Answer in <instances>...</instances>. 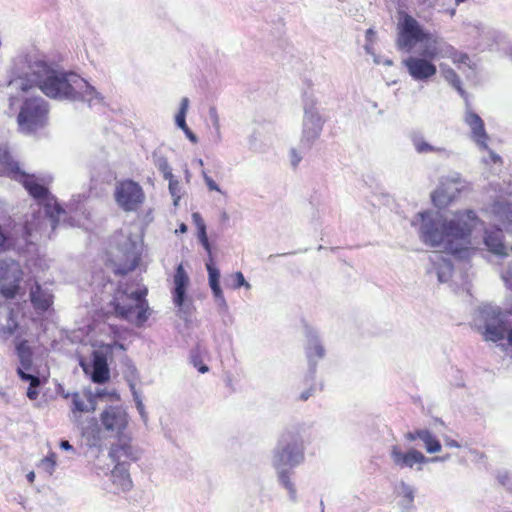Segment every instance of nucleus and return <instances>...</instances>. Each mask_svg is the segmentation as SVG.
Segmentation results:
<instances>
[{"label": "nucleus", "mask_w": 512, "mask_h": 512, "mask_svg": "<svg viewBox=\"0 0 512 512\" xmlns=\"http://www.w3.org/2000/svg\"><path fill=\"white\" fill-rule=\"evenodd\" d=\"M419 217L423 223L420 237L425 244L431 247L443 246L447 252L454 255L464 250L463 245L468 242L472 232L466 222L433 219L429 212L420 213Z\"/></svg>", "instance_id": "f257e3e1"}, {"label": "nucleus", "mask_w": 512, "mask_h": 512, "mask_svg": "<svg viewBox=\"0 0 512 512\" xmlns=\"http://www.w3.org/2000/svg\"><path fill=\"white\" fill-rule=\"evenodd\" d=\"M50 232L47 231V219L40 214H34L28 219L22 230V237L29 244H35L42 238L50 237Z\"/></svg>", "instance_id": "f8f14e48"}, {"label": "nucleus", "mask_w": 512, "mask_h": 512, "mask_svg": "<svg viewBox=\"0 0 512 512\" xmlns=\"http://www.w3.org/2000/svg\"><path fill=\"white\" fill-rule=\"evenodd\" d=\"M445 444L448 446V447H460V444L457 440H454V439H447L445 441Z\"/></svg>", "instance_id": "de8ad7c7"}, {"label": "nucleus", "mask_w": 512, "mask_h": 512, "mask_svg": "<svg viewBox=\"0 0 512 512\" xmlns=\"http://www.w3.org/2000/svg\"><path fill=\"white\" fill-rule=\"evenodd\" d=\"M281 479H282V482H283L285 488L288 489L291 494H295V489H294L293 483L291 482L289 477L287 475H282Z\"/></svg>", "instance_id": "ea45409f"}, {"label": "nucleus", "mask_w": 512, "mask_h": 512, "mask_svg": "<svg viewBox=\"0 0 512 512\" xmlns=\"http://www.w3.org/2000/svg\"><path fill=\"white\" fill-rule=\"evenodd\" d=\"M92 375L91 380L96 384H104L110 380V368L107 355L100 351L92 354Z\"/></svg>", "instance_id": "f3484780"}, {"label": "nucleus", "mask_w": 512, "mask_h": 512, "mask_svg": "<svg viewBox=\"0 0 512 512\" xmlns=\"http://www.w3.org/2000/svg\"><path fill=\"white\" fill-rule=\"evenodd\" d=\"M11 85H16L17 88H21L23 91H27L31 86L24 84L23 82H19L18 80H13L10 82Z\"/></svg>", "instance_id": "a18cd8bd"}, {"label": "nucleus", "mask_w": 512, "mask_h": 512, "mask_svg": "<svg viewBox=\"0 0 512 512\" xmlns=\"http://www.w3.org/2000/svg\"><path fill=\"white\" fill-rule=\"evenodd\" d=\"M507 322L500 312L494 313L492 321L485 326L484 338L486 341L498 342L507 338Z\"/></svg>", "instance_id": "a211bd4d"}, {"label": "nucleus", "mask_w": 512, "mask_h": 512, "mask_svg": "<svg viewBox=\"0 0 512 512\" xmlns=\"http://www.w3.org/2000/svg\"><path fill=\"white\" fill-rule=\"evenodd\" d=\"M312 393H313V389H310V390H308V391H306V392L302 393V394H301V396H300L301 400H303V401L308 400L309 396H310Z\"/></svg>", "instance_id": "09e8293b"}, {"label": "nucleus", "mask_w": 512, "mask_h": 512, "mask_svg": "<svg viewBox=\"0 0 512 512\" xmlns=\"http://www.w3.org/2000/svg\"><path fill=\"white\" fill-rule=\"evenodd\" d=\"M204 181L209 189V191H215L218 193H223L219 186L217 185V182L206 172L203 173Z\"/></svg>", "instance_id": "e433bc0d"}, {"label": "nucleus", "mask_w": 512, "mask_h": 512, "mask_svg": "<svg viewBox=\"0 0 512 512\" xmlns=\"http://www.w3.org/2000/svg\"><path fill=\"white\" fill-rule=\"evenodd\" d=\"M21 183L28 193L38 201L45 202L46 199L50 197L47 188L43 184H40L34 175L22 172Z\"/></svg>", "instance_id": "412c9836"}, {"label": "nucleus", "mask_w": 512, "mask_h": 512, "mask_svg": "<svg viewBox=\"0 0 512 512\" xmlns=\"http://www.w3.org/2000/svg\"><path fill=\"white\" fill-rule=\"evenodd\" d=\"M109 456L116 465L111 472L112 483L121 491H129L133 486L129 475V466L137 458L133 455V447L129 442L112 445Z\"/></svg>", "instance_id": "39448f33"}, {"label": "nucleus", "mask_w": 512, "mask_h": 512, "mask_svg": "<svg viewBox=\"0 0 512 512\" xmlns=\"http://www.w3.org/2000/svg\"><path fill=\"white\" fill-rule=\"evenodd\" d=\"M450 182H442L431 194L433 204L438 208L448 206L456 198L455 193H450Z\"/></svg>", "instance_id": "5701e85b"}, {"label": "nucleus", "mask_w": 512, "mask_h": 512, "mask_svg": "<svg viewBox=\"0 0 512 512\" xmlns=\"http://www.w3.org/2000/svg\"><path fill=\"white\" fill-rule=\"evenodd\" d=\"M30 299L35 310L42 313L47 312L53 304V296L43 290L39 283L31 288Z\"/></svg>", "instance_id": "4be33fe9"}, {"label": "nucleus", "mask_w": 512, "mask_h": 512, "mask_svg": "<svg viewBox=\"0 0 512 512\" xmlns=\"http://www.w3.org/2000/svg\"><path fill=\"white\" fill-rule=\"evenodd\" d=\"M488 156H490V162L494 164H502V158L496 154L495 151L488 148Z\"/></svg>", "instance_id": "a19ab883"}, {"label": "nucleus", "mask_w": 512, "mask_h": 512, "mask_svg": "<svg viewBox=\"0 0 512 512\" xmlns=\"http://www.w3.org/2000/svg\"><path fill=\"white\" fill-rule=\"evenodd\" d=\"M1 333L8 336H15V348L16 353L19 357L20 364L24 371L32 369L33 365V349L29 344V341L24 338L28 334V327L20 325L17 321L15 312L13 309L9 311L7 323L1 328Z\"/></svg>", "instance_id": "423d86ee"}, {"label": "nucleus", "mask_w": 512, "mask_h": 512, "mask_svg": "<svg viewBox=\"0 0 512 512\" xmlns=\"http://www.w3.org/2000/svg\"><path fill=\"white\" fill-rule=\"evenodd\" d=\"M168 181V188L171 196L173 197L174 205H178V202L181 199L180 195V182L179 180H176L175 177H171L167 179Z\"/></svg>", "instance_id": "c756f323"}, {"label": "nucleus", "mask_w": 512, "mask_h": 512, "mask_svg": "<svg viewBox=\"0 0 512 512\" xmlns=\"http://www.w3.org/2000/svg\"><path fill=\"white\" fill-rule=\"evenodd\" d=\"M445 55L453 61L455 64L466 63L469 56L466 53L458 52L453 46H447Z\"/></svg>", "instance_id": "c85d7f7f"}, {"label": "nucleus", "mask_w": 512, "mask_h": 512, "mask_svg": "<svg viewBox=\"0 0 512 512\" xmlns=\"http://www.w3.org/2000/svg\"><path fill=\"white\" fill-rule=\"evenodd\" d=\"M187 225L182 223L179 225V228L176 230V232H180V233H186L187 232Z\"/></svg>", "instance_id": "3c124183"}, {"label": "nucleus", "mask_w": 512, "mask_h": 512, "mask_svg": "<svg viewBox=\"0 0 512 512\" xmlns=\"http://www.w3.org/2000/svg\"><path fill=\"white\" fill-rule=\"evenodd\" d=\"M458 3H464L466 0H456Z\"/></svg>", "instance_id": "6e6d98bb"}, {"label": "nucleus", "mask_w": 512, "mask_h": 512, "mask_svg": "<svg viewBox=\"0 0 512 512\" xmlns=\"http://www.w3.org/2000/svg\"><path fill=\"white\" fill-rule=\"evenodd\" d=\"M441 69H442V73H443V76L444 78L453 86L455 87L458 91H462V88H461V79L460 77L458 76V74L456 73V71L454 69H452L451 67H448V66H442L441 65Z\"/></svg>", "instance_id": "cd10ccee"}, {"label": "nucleus", "mask_w": 512, "mask_h": 512, "mask_svg": "<svg viewBox=\"0 0 512 512\" xmlns=\"http://www.w3.org/2000/svg\"><path fill=\"white\" fill-rule=\"evenodd\" d=\"M146 296L147 289L145 287L132 293L119 290L113 301L116 315L119 318L126 320H130L132 317H135L138 325L143 324L148 319L149 315Z\"/></svg>", "instance_id": "7ed1b4c3"}, {"label": "nucleus", "mask_w": 512, "mask_h": 512, "mask_svg": "<svg viewBox=\"0 0 512 512\" xmlns=\"http://www.w3.org/2000/svg\"><path fill=\"white\" fill-rule=\"evenodd\" d=\"M114 198L117 205L125 212H137L145 202L142 186L129 178L116 183Z\"/></svg>", "instance_id": "6e6552de"}, {"label": "nucleus", "mask_w": 512, "mask_h": 512, "mask_svg": "<svg viewBox=\"0 0 512 512\" xmlns=\"http://www.w3.org/2000/svg\"><path fill=\"white\" fill-rule=\"evenodd\" d=\"M10 247L9 237L0 226V253L6 251Z\"/></svg>", "instance_id": "58836bf2"}, {"label": "nucleus", "mask_w": 512, "mask_h": 512, "mask_svg": "<svg viewBox=\"0 0 512 512\" xmlns=\"http://www.w3.org/2000/svg\"><path fill=\"white\" fill-rule=\"evenodd\" d=\"M173 284V302L175 306L180 308L184 304L186 290L189 285V276L182 263L178 264L175 269L173 275Z\"/></svg>", "instance_id": "dca6fc26"}, {"label": "nucleus", "mask_w": 512, "mask_h": 512, "mask_svg": "<svg viewBox=\"0 0 512 512\" xmlns=\"http://www.w3.org/2000/svg\"><path fill=\"white\" fill-rule=\"evenodd\" d=\"M137 263V259L134 257L128 263L117 265L114 269V273L116 275H127L137 266Z\"/></svg>", "instance_id": "473e14b6"}, {"label": "nucleus", "mask_w": 512, "mask_h": 512, "mask_svg": "<svg viewBox=\"0 0 512 512\" xmlns=\"http://www.w3.org/2000/svg\"><path fill=\"white\" fill-rule=\"evenodd\" d=\"M56 465V454L54 452H49L45 458L42 460V466L45 470L51 474Z\"/></svg>", "instance_id": "c9c22d12"}, {"label": "nucleus", "mask_w": 512, "mask_h": 512, "mask_svg": "<svg viewBox=\"0 0 512 512\" xmlns=\"http://www.w3.org/2000/svg\"><path fill=\"white\" fill-rule=\"evenodd\" d=\"M101 421L107 430L122 431L128 424V415L121 407L110 406L101 414Z\"/></svg>", "instance_id": "2eb2a0df"}, {"label": "nucleus", "mask_w": 512, "mask_h": 512, "mask_svg": "<svg viewBox=\"0 0 512 512\" xmlns=\"http://www.w3.org/2000/svg\"><path fill=\"white\" fill-rule=\"evenodd\" d=\"M17 374L22 381L30 383V387L27 391L28 398L31 400H36L39 396V392L36 390V388L39 387L41 381L37 376L26 373L22 368H17Z\"/></svg>", "instance_id": "393cba45"}, {"label": "nucleus", "mask_w": 512, "mask_h": 512, "mask_svg": "<svg viewBox=\"0 0 512 512\" xmlns=\"http://www.w3.org/2000/svg\"><path fill=\"white\" fill-rule=\"evenodd\" d=\"M234 279V288L238 289L240 287L250 288V285L245 281V278L241 272H236L233 274Z\"/></svg>", "instance_id": "4c0bfd02"}, {"label": "nucleus", "mask_w": 512, "mask_h": 512, "mask_svg": "<svg viewBox=\"0 0 512 512\" xmlns=\"http://www.w3.org/2000/svg\"><path fill=\"white\" fill-rule=\"evenodd\" d=\"M47 103L41 98L27 99L19 112L18 124L23 131L34 132L47 122Z\"/></svg>", "instance_id": "1a4fd4ad"}, {"label": "nucleus", "mask_w": 512, "mask_h": 512, "mask_svg": "<svg viewBox=\"0 0 512 512\" xmlns=\"http://www.w3.org/2000/svg\"><path fill=\"white\" fill-rule=\"evenodd\" d=\"M156 167L162 173L164 179L173 177L172 168L166 158L161 157L156 162Z\"/></svg>", "instance_id": "2f4dec72"}, {"label": "nucleus", "mask_w": 512, "mask_h": 512, "mask_svg": "<svg viewBox=\"0 0 512 512\" xmlns=\"http://www.w3.org/2000/svg\"><path fill=\"white\" fill-rule=\"evenodd\" d=\"M511 251H512V246H511Z\"/></svg>", "instance_id": "4d7b16f0"}, {"label": "nucleus", "mask_w": 512, "mask_h": 512, "mask_svg": "<svg viewBox=\"0 0 512 512\" xmlns=\"http://www.w3.org/2000/svg\"><path fill=\"white\" fill-rule=\"evenodd\" d=\"M185 134L187 135V137L194 143L197 142V137L195 136V134L189 129V132H185Z\"/></svg>", "instance_id": "8fccbe9b"}, {"label": "nucleus", "mask_w": 512, "mask_h": 512, "mask_svg": "<svg viewBox=\"0 0 512 512\" xmlns=\"http://www.w3.org/2000/svg\"><path fill=\"white\" fill-rule=\"evenodd\" d=\"M373 34H374V32H373V30H372V29H369V30L367 31V35H369V36H372Z\"/></svg>", "instance_id": "864d4df0"}, {"label": "nucleus", "mask_w": 512, "mask_h": 512, "mask_svg": "<svg viewBox=\"0 0 512 512\" xmlns=\"http://www.w3.org/2000/svg\"><path fill=\"white\" fill-rule=\"evenodd\" d=\"M192 217L194 223L196 224L197 230L200 229V227H206V224L199 213H194Z\"/></svg>", "instance_id": "79ce46f5"}, {"label": "nucleus", "mask_w": 512, "mask_h": 512, "mask_svg": "<svg viewBox=\"0 0 512 512\" xmlns=\"http://www.w3.org/2000/svg\"><path fill=\"white\" fill-rule=\"evenodd\" d=\"M413 144H414L415 150L418 153L440 152L443 150L441 148H437V147L430 145L429 143H427L426 141H424L423 139H420V138L414 139Z\"/></svg>", "instance_id": "7c9ffc66"}, {"label": "nucleus", "mask_w": 512, "mask_h": 512, "mask_svg": "<svg viewBox=\"0 0 512 512\" xmlns=\"http://www.w3.org/2000/svg\"><path fill=\"white\" fill-rule=\"evenodd\" d=\"M507 341L512 346V326L507 331Z\"/></svg>", "instance_id": "603ef678"}, {"label": "nucleus", "mask_w": 512, "mask_h": 512, "mask_svg": "<svg viewBox=\"0 0 512 512\" xmlns=\"http://www.w3.org/2000/svg\"><path fill=\"white\" fill-rule=\"evenodd\" d=\"M283 447L279 454L284 464L294 465L304 457V441L298 433L287 432L283 437Z\"/></svg>", "instance_id": "9b49d317"}, {"label": "nucleus", "mask_w": 512, "mask_h": 512, "mask_svg": "<svg viewBox=\"0 0 512 512\" xmlns=\"http://www.w3.org/2000/svg\"><path fill=\"white\" fill-rule=\"evenodd\" d=\"M191 362L201 374L209 372V368L203 363V359L199 352L192 354Z\"/></svg>", "instance_id": "f704fd0d"}, {"label": "nucleus", "mask_w": 512, "mask_h": 512, "mask_svg": "<svg viewBox=\"0 0 512 512\" xmlns=\"http://www.w3.org/2000/svg\"><path fill=\"white\" fill-rule=\"evenodd\" d=\"M391 456L395 465L400 468H412L415 464L422 465L429 461L419 450L412 448L402 452L398 445L392 447Z\"/></svg>", "instance_id": "4468645a"}, {"label": "nucleus", "mask_w": 512, "mask_h": 512, "mask_svg": "<svg viewBox=\"0 0 512 512\" xmlns=\"http://www.w3.org/2000/svg\"><path fill=\"white\" fill-rule=\"evenodd\" d=\"M207 270L209 273V284L213 291V294L216 299L223 301V291L221 290V286L219 285V275L218 270L215 268L213 261L211 260L206 264Z\"/></svg>", "instance_id": "a878e982"}, {"label": "nucleus", "mask_w": 512, "mask_h": 512, "mask_svg": "<svg viewBox=\"0 0 512 512\" xmlns=\"http://www.w3.org/2000/svg\"><path fill=\"white\" fill-rule=\"evenodd\" d=\"M38 87L52 99L78 100L96 93L84 78L73 72L50 69L38 80Z\"/></svg>", "instance_id": "f03ea898"}, {"label": "nucleus", "mask_w": 512, "mask_h": 512, "mask_svg": "<svg viewBox=\"0 0 512 512\" xmlns=\"http://www.w3.org/2000/svg\"><path fill=\"white\" fill-rule=\"evenodd\" d=\"M443 56L435 44H427L419 56H409L404 60V67L415 80H426L434 76L437 67L433 60Z\"/></svg>", "instance_id": "0eeeda50"}, {"label": "nucleus", "mask_w": 512, "mask_h": 512, "mask_svg": "<svg viewBox=\"0 0 512 512\" xmlns=\"http://www.w3.org/2000/svg\"><path fill=\"white\" fill-rule=\"evenodd\" d=\"M198 238H199L202 246L205 248V250L211 256L212 255V246H211V243H210L208 235H207L206 227H200V229H198Z\"/></svg>", "instance_id": "72a5a7b5"}, {"label": "nucleus", "mask_w": 512, "mask_h": 512, "mask_svg": "<svg viewBox=\"0 0 512 512\" xmlns=\"http://www.w3.org/2000/svg\"><path fill=\"white\" fill-rule=\"evenodd\" d=\"M44 213L49 219L50 231H54L59 223L60 217L65 214V210L58 204L54 197H49L44 202Z\"/></svg>", "instance_id": "b1692460"}, {"label": "nucleus", "mask_w": 512, "mask_h": 512, "mask_svg": "<svg viewBox=\"0 0 512 512\" xmlns=\"http://www.w3.org/2000/svg\"><path fill=\"white\" fill-rule=\"evenodd\" d=\"M73 406H74V408H73L74 411H78V412L85 411V405L80 400L74 399L73 400Z\"/></svg>", "instance_id": "37998d69"}, {"label": "nucleus", "mask_w": 512, "mask_h": 512, "mask_svg": "<svg viewBox=\"0 0 512 512\" xmlns=\"http://www.w3.org/2000/svg\"><path fill=\"white\" fill-rule=\"evenodd\" d=\"M34 477H35L34 473H31V474L29 475V479H30V481H33V480H34Z\"/></svg>", "instance_id": "5fc2aeb1"}, {"label": "nucleus", "mask_w": 512, "mask_h": 512, "mask_svg": "<svg viewBox=\"0 0 512 512\" xmlns=\"http://www.w3.org/2000/svg\"><path fill=\"white\" fill-rule=\"evenodd\" d=\"M59 446L62 448V449H65V450H71L73 449L72 445L69 443L68 440H61L60 443H59Z\"/></svg>", "instance_id": "49530a36"}, {"label": "nucleus", "mask_w": 512, "mask_h": 512, "mask_svg": "<svg viewBox=\"0 0 512 512\" xmlns=\"http://www.w3.org/2000/svg\"><path fill=\"white\" fill-rule=\"evenodd\" d=\"M436 44L437 40L407 13H400L396 44L400 50L411 51L419 43Z\"/></svg>", "instance_id": "20e7f679"}, {"label": "nucleus", "mask_w": 512, "mask_h": 512, "mask_svg": "<svg viewBox=\"0 0 512 512\" xmlns=\"http://www.w3.org/2000/svg\"><path fill=\"white\" fill-rule=\"evenodd\" d=\"M465 123L471 129V138L482 150H487L489 134L485 128L484 120L475 112L468 110L464 117Z\"/></svg>", "instance_id": "ddd939ff"}, {"label": "nucleus", "mask_w": 512, "mask_h": 512, "mask_svg": "<svg viewBox=\"0 0 512 512\" xmlns=\"http://www.w3.org/2000/svg\"><path fill=\"white\" fill-rule=\"evenodd\" d=\"M189 107L188 98H183L180 104L179 112L175 117L176 124L181 128L184 132H189V127L186 124V114Z\"/></svg>", "instance_id": "bb28decb"}, {"label": "nucleus", "mask_w": 512, "mask_h": 512, "mask_svg": "<svg viewBox=\"0 0 512 512\" xmlns=\"http://www.w3.org/2000/svg\"><path fill=\"white\" fill-rule=\"evenodd\" d=\"M24 272L19 261L0 260V294L5 299H14L20 291Z\"/></svg>", "instance_id": "9d476101"}, {"label": "nucleus", "mask_w": 512, "mask_h": 512, "mask_svg": "<svg viewBox=\"0 0 512 512\" xmlns=\"http://www.w3.org/2000/svg\"><path fill=\"white\" fill-rule=\"evenodd\" d=\"M404 498L407 503H411L413 501V491L409 487H404Z\"/></svg>", "instance_id": "c03bdc74"}, {"label": "nucleus", "mask_w": 512, "mask_h": 512, "mask_svg": "<svg viewBox=\"0 0 512 512\" xmlns=\"http://www.w3.org/2000/svg\"><path fill=\"white\" fill-rule=\"evenodd\" d=\"M406 439L409 441L422 440L428 453H435L441 450L440 441L428 429L409 431L406 433Z\"/></svg>", "instance_id": "aec40b11"}, {"label": "nucleus", "mask_w": 512, "mask_h": 512, "mask_svg": "<svg viewBox=\"0 0 512 512\" xmlns=\"http://www.w3.org/2000/svg\"><path fill=\"white\" fill-rule=\"evenodd\" d=\"M484 243L486 248L495 255L506 256L507 249L504 244V234L498 227L485 230Z\"/></svg>", "instance_id": "6ab92c4d"}]
</instances>
